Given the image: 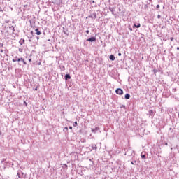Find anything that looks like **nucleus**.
<instances>
[{
  "label": "nucleus",
  "instance_id": "39448f33",
  "mask_svg": "<svg viewBox=\"0 0 179 179\" xmlns=\"http://www.w3.org/2000/svg\"><path fill=\"white\" fill-rule=\"evenodd\" d=\"M35 31L36 32L37 36H40V34H41V31H40L38 29H36Z\"/></svg>",
  "mask_w": 179,
  "mask_h": 179
},
{
  "label": "nucleus",
  "instance_id": "ddd939ff",
  "mask_svg": "<svg viewBox=\"0 0 179 179\" xmlns=\"http://www.w3.org/2000/svg\"><path fill=\"white\" fill-rule=\"evenodd\" d=\"M78 126V122H75L73 124V127H77Z\"/></svg>",
  "mask_w": 179,
  "mask_h": 179
},
{
  "label": "nucleus",
  "instance_id": "9d476101",
  "mask_svg": "<svg viewBox=\"0 0 179 179\" xmlns=\"http://www.w3.org/2000/svg\"><path fill=\"white\" fill-rule=\"evenodd\" d=\"M134 27H136L137 29H139V27H141V24H134Z\"/></svg>",
  "mask_w": 179,
  "mask_h": 179
},
{
  "label": "nucleus",
  "instance_id": "4468645a",
  "mask_svg": "<svg viewBox=\"0 0 179 179\" xmlns=\"http://www.w3.org/2000/svg\"><path fill=\"white\" fill-rule=\"evenodd\" d=\"M23 62L24 65H26L27 63H26V62L24 61V59H23V60H22Z\"/></svg>",
  "mask_w": 179,
  "mask_h": 179
},
{
  "label": "nucleus",
  "instance_id": "412c9836",
  "mask_svg": "<svg viewBox=\"0 0 179 179\" xmlns=\"http://www.w3.org/2000/svg\"><path fill=\"white\" fill-rule=\"evenodd\" d=\"M69 129H72V127H69Z\"/></svg>",
  "mask_w": 179,
  "mask_h": 179
},
{
  "label": "nucleus",
  "instance_id": "20e7f679",
  "mask_svg": "<svg viewBox=\"0 0 179 179\" xmlns=\"http://www.w3.org/2000/svg\"><path fill=\"white\" fill-rule=\"evenodd\" d=\"M17 61L18 62L20 61H23V58H19V59H13V62H16Z\"/></svg>",
  "mask_w": 179,
  "mask_h": 179
},
{
  "label": "nucleus",
  "instance_id": "f03ea898",
  "mask_svg": "<svg viewBox=\"0 0 179 179\" xmlns=\"http://www.w3.org/2000/svg\"><path fill=\"white\" fill-rule=\"evenodd\" d=\"M87 41H91V43H93L94 41H96V37L90 38L87 39Z\"/></svg>",
  "mask_w": 179,
  "mask_h": 179
},
{
  "label": "nucleus",
  "instance_id": "9b49d317",
  "mask_svg": "<svg viewBox=\"0 0 179 179\" xmlns=\"http://www.w3.org/2000/svg\"><path fill=\"white\" fill-rule=\"evenodd\" d=\"M20 44H21V45L22 44H24V39L20 40Z\"/></svg>",
  "mask_w": 179,
  "mask_h": 179
},
{
  "label": "nucleus",
  "instance_id": "423d86ee",
  "mask_svg": "<svg viewBox=\"0 0 179 179\" xmlns=\"http://www.w3.org/2000/svg\"><path fill=\"white\" fill-rule=\"evenodd\" d=\"M65 79H66V80H68V79H71V76L69 74H66Z\"/></svg>",
  "mask_w": 179,
  "mask_h": 179
},
{
  "label": "nucleus",
  "instance_id": "f257e3e1",
  "mask_svg": "<svg viewBox=\"0 0 179 179\" xmlns=\"http://www.w3.org/2000/svg\"><path fill=\"white\" fill-rule=\"evenodd\" d=\"M115 93H116V94L122 95V94H124V91L121 88H117L115 90Z\"/></svg>",
  "mask_w": 179,
  "mask_h": 179
},
{
  "label": "nucleus",
  "instance_id": "aec40b11",
  "mask_svg": "<svg viewBox=\"0 0 179 179\" xmlns=\"http://www.w3.org/2000/svg\"><path fill=\"white\" fill-rule=\"evenodd\" d=\"M119 57H121V53H118Z\"/></svg>",
  "mask_w": 179,
  "mask_h": 179
},
{
  "label": "nucleus",
  "instance_id": "4be33fe9",
  "mask_svg": "<svg viewBox=\"0 0 179 179\" xmlns=\"http://www.w3.org/2000/svg\"><path fill=\"white\" fill-rule=\"evenodd\" d=\"M37 89H38V87H36L35 88V90H37Z\"/></svg>",
  "mask_w": 179,
  "mask_h": 179
},
{
  "label": "nucleus",
  "instance_id": "f8f14e48",
  "mask_svg": "<svg viewBox=\"0 0 179 179\" xmlns=\"http://www.w3.org/2000/svg\"><path fill=\"white\" fill-rule=\"evenodd\" d=\"M141 159H146V155L141 153Z\"/></svg>",
  "mask_w": 179,
  "mask_h": 179
},
{
  "label": "nucleus",
  "instance_id": "dca6fc26",
  "mask_svg": "<svg viewBox=\"0 0 179 179\" xmlns=\"http://www.w3.org/2000/svg\"><path fill=\"white\" fill-rule=\"evenodd\" d=\"M85 33H87V34H89L90 31H89V30H87V31H85Z\"/></svg>",
  "mask_w": 179,
  "mask_h": 179
},
{
  "label": "nucleus",
  "instance_id": "f3484780",
  "mask_svg": "<svg viewBox=\"0 0 179 179\" xmlns=\"http://www.w3.org/2000/svg\"><path fill=\"white\" fill-rule=\"evenodd\" d=\"M174 41V38L171 37V41Z\"/></svg>",
  "mask_w": 179,
  "mask_h": 179
},
{
  "label": "nucleus",
  "instance_id": "5701e85b",
  "mask_svg": "<svg viewBox=\"0 0 179 179\" xmlns=\"http://www.w3.org/2000/svg\"><path fill=\"white\" fill-rule=\"evenodd\" d=\"M40 38L39 37H37V40H38Z\"/></svg>",
  "mask_w": 179,
  "mask_h": 179
},
{
  "label": "nucleus",
  "instance_id": "6e6552de",
  "mask_svg": "<svg viewBox=\"0 0 179 179\" xmlns=\"http://www.w3.org/2000/svg\"><path fill=\"white\" fill-rule=\"evenodd\" d=\"M109 58L111 61H114L115 59V57H114L113 55H111Z\"/></svg>",
  "mask_w": 179,
  "mask_h": 179
},
{
  "label": "nucleus",
  "instance_id": "1a4fd4ad",
  "mask_svg": "<svg viewBox=\"0 0 179 179\" xmlns=\"http://www.w3.org/2000/svg\"><path fill=\"white\" fill-rule=\"evenodd\" d=\"M124 97L125 99H130L131 95L129 94H126Z\"/></svg>",
  "mask_w": 179,
  "mask_h": 179
},
{
  "label": "nucleus",
  "instance_id": "7ed1b4c3",
  "mask_svg": "<svg viewBox=\"0 0 179 179\" xmlns=\"http://www.w3.org/2000/svg\"><path fill=\"white\" fill-rule=\"evenodd\" d=\"M100 129L99 127H96L95 129H92L91 131L92 132H93L94 134H96V132H97V131H99Z\"/></svg>",
  "mask_w": 179,
  "mask_h": 179
},
{
  "label": "nucleus",
  "instance_id": "a878e982",
  "mask_svg": "<svg viewBox=\"0 0 179 179\" xmlns=\"http://www.w3.org/2000/svg\"><path fill=\"white\" fill-rule=\"evenodd\" d=\"M8 1H10V0H8Z\"/></svg>",
  "mask_w": 179,
  "mask_h": 179
},
{
  "label": "nucleus",
  "instance_id": "b1692460",
  "mask_svg": "<svg viewBox=\"0 0 179 179\" xmlns=\"http://www.w3.org/2000/svg\"><path fill=\"white\" fill-rule=\"evenodd\" d=\"M177 50H179V48H178V47L177 48Z\"/></svg>",
  "mask_w": 179,
  "mask_h": 179
},
{
  "label": "nucleus",
  "instance_id": "393cba45",
  "mask_svg": "<svg viewBox=\"0 0 179 179\" xmlns=\"http://www.w3.org/2000/svg\"><path fill=\"white\" fill-rule=\"evenodd\" d=\"M24 6V8H26V6Z\"/></svg>",
  "mask_w": 179,
  "mask_h": 179
},
{
  "label": "nucleus",
  "instance_id": "2eb2a0df",
  "mask_svg": "<svg viewBox=\"0 0 179 179\" xmlns=\"http://www.w3.org/2000/svg\"><path fill=\"white\" fill-rule=\"evenodd\" d=\"M160 17H162V16H160V15H157V18H158V19H160Z\"/></svg>",
  "mask_w": 179,
  "mask_h": 179
},
{
  "label": "nucleus",
  "instance_id": "6ab92c4d",
  "mask_svg": "<svg viewBox=\"0 0 179 179\" xmlns=\"http://www.w3.org/2000/svg\"><path fill=\"white\" fill-rule=\"evenodd\" d=\"M157 8H160V6L159 5H157Z\"/></svg>",
  "mask_w": 179,
  "mask_h": 179
},
{
  "label": "nucleus",
  "instance_id": "0eeeda50",
  "mask_svg": "<svg viewBox=\"0 0 179 179\" xmlns=\"http://www.w3.org/2000/svg\"><path fill=\"white\" fill-rule=\"evenodd\" d=\"M149 113L151 115V117H153V115H155V113L153 112V110H150Z\"/></svg>",
  "mask_w": 179,
  "mask_h": 179
},
{
  "label": "nucleus",
  "instance_id": "a211bd4d",
  "mask_svg": "<svg viewBox=\"0 0 179 179\" xmlns=\"http://www.w3.org/2000/svg\"><path fill=\"white\" fill-rule=\"evenodd\" d=\"M131 164H135V163L134 162H131Z\"/></svg>",
  "mask_w": 179,
  "mask_h": 179
}]
</instances>
